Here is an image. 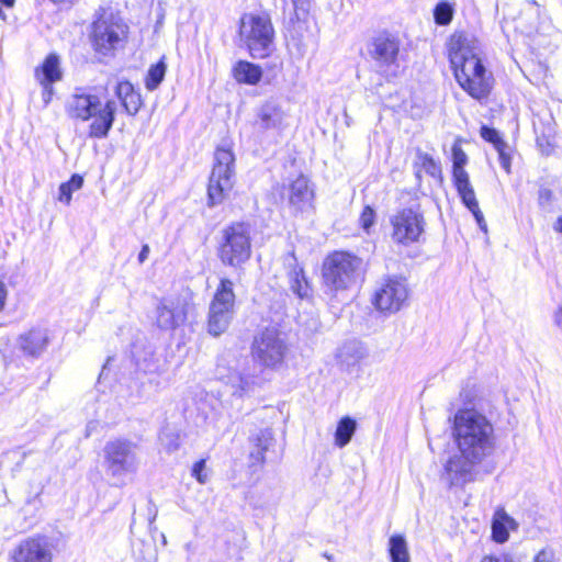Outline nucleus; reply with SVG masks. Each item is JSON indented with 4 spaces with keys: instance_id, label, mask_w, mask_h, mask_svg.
Listing matches in <instances>:
<instances>
[{
    "instance_id": "1",
    "label": "nucleus",
    "mask_w": 562,
    "mask_h": 562,
    "mask_svg": "<svg viewBox=\"0 0 562 562\" xmlns=\"http://www.w3.org/2000/svg\"><path fill=\"white\" fill-rule=\"evenodd\" d=\"M453 438L459 454L447 461L445 476L450 486H464L476 480L477 465L494 453V427L485 415L462 409L454 415Z\"/></svg>"
},
{
    "instance_id": "2",
    "label": "nucleus",
    "mask_w": 562,
    "mask_h": 562,
    "mask_svg": "<svg viewBox=\"0 0 562 562\" xmlns=\"http://www.w3.org/2000/svg\"><path fill=\"white\" fill-rule=\"evenodd\" d=\"M447 49L460 87L476 100L486 98L493 79L477 56L475 40L463 32H454L447 43Z\"/></svg>"
},
{
    "instance_id": "3",
    "label": "nucleus",
    "mask_w": 562,
    "mask_h": 562,
    "mask_svg": "<svg viewBox=\"0 0 562 562\" xmlns=\"http://www.w3.org/2000/svg\"><path fill=\"white\" fill-rule=\"evenodd\" d=\"M66 112L72 119L92 122L89 136L105 138L115 121L116 103L113 100L102 101L95 89L77 88L66 103Z\"/></svg>"
},
{
    "instance_id": "4",
    "label": "nucleus",
    "mask_w": 562,
    "mask_h": 562,
    "mask_svg": "<svg viewBox=\"0 0 562 562\" xmlns=\"http://www.w3.org/2000/svg\"><path fill=\"white\" fill-rule=\"evenodd\" d=\"M130 27L112 9L100 8L90 30V42L95 54L112 57L127 43Z\"/></svg>"
},
{
    "instance_id": "5",
    "label": "nucleus",
    "mask_w": 562,
    "mask_h": 562,
    "mask_svg": "<svg viewBox=\"0 0 562 562\" xmlns=\"http://www.w3.org/2000/svg\"><path fill=\"white\" fill-rule=\"evenodd\" d=\"M362 272V259L347 251H335L328 255L322 268L324 284L330 291L349 289Z\"/></svg>"
},
{
    "instance_id": "6",
    "label": "nucleus",
    "mask_w": 562,
    "mask_h": 562,
    "mask_svg": "<svg viewBox=\"0 0 562 562\" xmlns=\"http://www.w3.org/2000/svg\"><path fill=\"white\" fill-rule=\"evenodd\" d=\"M103 454L105 472L117 485H124L125 476L136 473L138 469L137 445L128 439L109 440Z\"/></svg>"
},
{
    "instance_id": "7",
    "label": "nucleus",
    "mask_w": 562,
    "mask_h": 562,
    "mask_svg": "<svg viewBox=\"0 0 562 562\" xmlns=\"http://www.w3.org/2000/svg\"><path fill=\"white\" fill-rule=\"evenodd\" d=\"M239 35L254 58H265L271 54L274 30L268 15L244 14Z\"/></svg>"
},
{
    "instance_id": "8",
    "label": "nucleus",
    "mask_w": 562,
    "mask_h": 562,
    "mask_svg": "<svg viewBox=\"0 0 562 562\" xmlns=\"http://www.w3.org/2000/svg\"><path fill=\"white\" fill-rule=\"evenodd\" d=\"M235 156L231 149L218 147L209 179L207 203L215 206L224 202L234 187Z\"/></svg>"
},
{
    "instance_id": "9",
    "label": "nucleus",
    "mask_w": 562,
    "mask_h": 562,
    "mask_svg": "<svg viewBox=\"0 0 562 562\" xmlns=\"http://www.w3.org/2000/svg\"><path fill=\"white\" fill-rule=\"evenodd\" d=\"M250 224L244 222L233 223L223 229L218 256L224 265L240 267L250 258Z\"/></svg>"
},
{
    "instance_id": "10",
    "label": "nucleus",
    "mask_w": 562,
    "mask_h": 562,
    "mask_svg": "<svg viewBox=\"0 0 562 562\" xmlns=\"http://www.w3.org/2000/svg\"><path fill=\"white\" fill-rule=\"evenodd\" d=\"M233 286L231 280H221L210 304L207 330L215 337L226 331L234 317L235 293Z\"/></svg>"
},
{
    "instance_id": "11",
    "label": "nucleus",
    "mask_w": 562,
    "mask_h": 562,
    "mask_svg": "<svg viewBox=\"0 0 562 562\" xmlns=\"http://www.w3.org/2000/svg\"><path fill=\"white\" fill-rule=\"evenodd\" d=\"M251 350L260 366L274 369L283 362L288 346L281 331L270 327L255 337Z\"/></svg>"
},
{
    "instance_id": "12",
    "label": "nucleus",
    "mask_w": 562,
    "mask_h": 562,
    "mask_svg": "<svg viewBox=\"0 0 562 562\" xmlns=\"http://www.w3.org/2000/svg\"><path fill=\"white\" fill-rule=\"evenodd\" d=\"M369 54L375 61L380 72L387 79L395 78L401 72L400 41L396 36L383 32L372 38Z\"/></svg>"
},
{
    "instance_id": "13",
    "label": "nucleus",
    "mask_w": 562,
    "mask_h": 562,
    "mask_svg": "<svg viewBox=\"0 0 562 562\" xmlns=\"http://www.w3.org/2000/svg\"><path fill=\"white\" fill-rule=\"evenodd\" d=\"M391 237L394 243L408 246L417 243L425 231V217L418 207H404L391 216Z\"/></svg>"
},
{
    "instance_id": "14",
    "label": "nucleus",
    "mask_w": 562,
    "mask_h": 562,
    "mask_svg": "<svg viewBox=\"0 0 562 562\" xmlns=\"http://www.w3.org/2000/svg\"><path fill=\"white\" fill-rule=\"evenodd\" d=\"M193 308L186 295L162 297L156 306V325L162 330H175L186 324Z\"/></svg>"
},
{
    "instance_id": "15",
    "label": "nucleus",
    "mask_w": 562,
    "mask_h": 562,
    "mask_svg": "<svg viewBox=\"0 0 562 562\" xmlns=\"http://www.w3.org/2000/svg\"><path fill=\"white\" fill-rule=\"evenodd\" d=\"M54 547L45 536H31L21 540L11 552L12 562H53Z\"/></svg>"
},
{
    "instance_id": "16",
    "label": "nucleus",
    "mask_w": 562,
    "mask_h": 562,
    "mask_svg": "<svg viewBox=\"0 0 562 562\" xmlns=\"http://www.w3.org/2000/svg\"><path fill=\"white\" fill-rule=\"evenodd\" d=\"M408 297L406 281L398 278L386 279L375 291L373 304L381 312H398Z\"/></svg>"
},
{
    "instance_id": "17",
    "label": "nucleus",
    "mask_w": 562,
    "mask_h": 562,
    "mask_svg": "<svg viewBox=\"0 0 562 562\" xmlns=\"http://www.w3.org/2000/svg\"><path fill=\"white\" fill-rule=\"evenodd\" d=\"M282 199L286 201L293 214L308 212L313 209L314 189L307 177L300 175L283 188Z\"/></svg>"
},
{
    "instance_id": "18",
    "label": "nucleus",
    "mask_w": 562,
    "mask_h": 562,
    "mask_svg": "<svg viewBox=\"0 0 562 562\" xmlns=\"http://www.w3.org/2000/svg\"><path fill=\"white\" fill-rule=\"evenodd\" d=\"M255 127L261 132L281 133L289 126V114L276 99H269L256 110Z\"/></svg>"
},
{
    "instance_id": "19",
    "label": "nucleus",
    "mask_w": 562,
    "mask_h": 562,
    "mask_svg": "<svg viewBox=\"0 0 562 562\" xmlns=\"http://www.w3.org/2000/svg\"><path fill=\"white\" fill-rule=\"evenodd\" d=\"M453 184L457 189L459 196L461 198L462 203L473 214L481 231L486 233L487 224L484 220L483 213L479 207V202L476 200L474 189L470 182V177L456 179L453 180Z\"/></svg>"
},
{
    "instance_id": "20",
    "label": "nucleus",
    "mask_w": 562,
    "mask_h": 562,
    "mask_svg": "<svg viewBox=\"0 0 562 562\" xmlns=\"http://www.w3.org/2000/svg\"><path fill=\"white\" fill-rule=\"evenodd\" d=\"M48 341L46 329L33 328L19 337V347L24 355L38 357L47 348Z\"/></svg>"
},
{
    "instance_id": "21",
    "label": "nucleus",
    "mask_w": 562,
    "mask_h": 562,
    "mask_svg": "<svg viewBox=\"0 0 562 562\" xmlns=\"http://www.w3.org/2000/svg\"><path fill=\"white\" fill-rule=\"evenodd\" d=\"M285 265L289 269L290 288L294 294L304 299L311 295V286L304 274L303 268L299 267L294 254H289L285 258Z\"/></svg>"
},
{
    "instance_id": "22",
    "label": "nucleus",
    "mask_w": 562,
    "mask_h": 562,
    "mask_svg": "<svg viewBox=\"0 0 562 562\" xmlns=\"http://www.w3.org/2000/svg\"><path fill=\"white\" fill-rule=\"evenodd\" d=\"M115 95L128 115H136L142 106L140 94L130 81H120L115 87Z\"/></svg>"
},
{
    "instance_id": "23",
    "label": "nucleus",
    "mask_w": 562,
    "mask_h": 562,
    "mask_svg": "<svg viewBox=\"0 0 562 562\" xmlns=\"http://www.w3.org/2000/svg\"><path fill=\"white\" fill-rule=\"evenodd\" d=\"M367 357L366 346L358 340L346 341L337 352L338 360L347 367L356 366Z\"/></svg>"
},
{
    "instance_id": "24",
    "label": "nucleus",
    "mask_w": 562,
    "mask_h": 562,
    "mask_svg": "<svg viewBox=\"0 0 562 562\" xmlns=\"http://www.w3.org/2000/svg\"><path fill=\"white\" fill-rule=\"evenodd\" d=\"M35 77L38 82H57L61 79L60 60L55 53L49 54L43 61L42 66L36 68Z\"/></svg>"
},
{
    "instance_id": "25",
    "label": "nucleus",
    "mask_w": 562,
    "mask_h": 562,
    "mask_svg": "<svg viewBox=\"0 0 562 562\" xmlns=\"http://www.w3.org/2000/svg\"><path fill=\"white\" fill-rule=\"evenodd\" d=\"M233 75L240 83L257 85L262 77V70L252 63L239 60L233 68Z\"/></svg>"
},
{
    "instance_id": "26",
    "label": "nucleus",
    "mask_w": 562,
    "mask_h": 562,
    "mask_svg": "<svg viewBox=\"0 0 562 562\" xmlns=\"http://www.w3.org/2000/svg\"><path fill=\"white\" fill-rule=\"evenodd\" d=\"M252 442L255 446V449L250 451L252 463H263L266 460L265 453L273 442L272 432L269 429H262L252 438Z\"/></svg>"
},
{
    "instance_id": "27",
    "label": "nucleus",
    "mask_w": 562,
    "mask_h": 562,
    "mask_svg": "<svg viewBox=\"0 0 562 562\" xmlns=\"http://www.w3.org/2000/svg\"><path fill=\"white\" fill-rule=\"evenodd\" d=\"M357 429V423L349 416L342 417L335 431V445L339 448L347 446Z\"/></svg>"
},
{
    "instance_id": "28",
    "label": "nucleus",
    "mask_w": 562,
    "mask_h": 562,
    "mask_svg": "<svg viewBox=\"0 0 562 562\" xmlns=\"http://www.w3.org/2000/svg\"><path fill=\"white\" fill-rule=\"evenodd\" d=\"M389 554L391 562H409L407 542L401 535H394L389 539Z\"/></svg>"
},
{
    "instance_id": "29",
    "label": "nucleus",
    "mask_w": 562,
    "mask_h": 562,
    "mask_svg": "<svg viewBox=\"0 0 562 562\" xmlns=\"http://www.w3.org/2000/svg\"><path fill=\"white\" fill-rule=\"evenodd\" d=\"M166 71L167 64L165 63V57H162L158 63L149 67L145 78L146 89L149 91L156 90L162 82L166 76Z\"/></svg>"
},
{
    "instance_id": "30",
    "label": "nucleus",
    "mask_w": 562,
    "mask_h": 562,
    "mask_svg": "<svg viewBox=\"0 0 562 562\" xmlns=\"http://www.w3.org/2000/svg\"><path fill=\"white\" fill-rule=\"evenodd\" d=\"M452 179L469 177L464 166L468 164V156L458 143L452 146Z\"/></svg>"
},
{
    "instance_id": "31",
    "label": "nucleus",
    "mask_w": 562,
    "mask_h": 562,
    "mask_svg": "<svg viewBox=\"0 0 562 562\" xmlns=\"http://www.w3.org/2000/svg\"><path fill=\"white\" fill-rule=\"evenodd\" d=\"M83 184V178L80 175H72L71 178L59 186V194L58 200L66 205H69L71 202L72 193L79 189H81Z\"/></svg>"
},
{
    "instance_id": "32",
    "label": "nucleus",
    "mask_w": 562,
    "mask_h": 562,
    "mask_svg": "<svg viewBox=\"0 0 562 562\" xmlns=\"http://www.w3.org/2000/svg\"><path fill=\"white\" fill-rule=\"evenodd\" d=\"M454 14V9L451 3L447 1L439 2L434 9V20L438 25H448L451 23Z\"/></svg>"
},
{
    "instance_id": "33",
    "label": "nucleus",
    "mask_w": 562,
    "mask_h": 562,
    "mask_svg": "<svg viewBox=\"0 0 562 562\" xmlns=\"http://www.w3.org/2000/svg\"><path fill=\"white\" fill-rule=\"evenodd\" d=\"M418 159L420 161V165L426 173L429 176L436 178L439 177L441 173L440 166L435 161V159L426 154V153H419Z\"/></svg>"
},
{
    "instance_id": "34",
    "label": "nucleus",
    "mask_w": 562,
    "mask_h": 562,
    "mask_svg": "<svg viewBox=\"0 0 562 562\" xmlns=\"http://www.w3.org/2000/svg\"><path fill=\"white\" fill-rule=\"evenodd\" d=\"M480 133L482 138L494 145L495 149H502V147H507V144L503 140L499 133L495 128L483 125L481 127Z\"/></svg>"
},
{
    "instance_id": "35",
    "label": "nucleus",
    "mask_w": 562,
    "mask_h": 562,
    "mask_svg": "<svg viewBox=\"0 0 562 562\" xmlns=\"http://www.w3.org/2000/svg\"><path fill=\"white\" fill-rule=\"evenodd\" d=\"M492 535L493 539L498 543H503L508 539V531L506 529V526L496 519L493 521L492 525Z\"/></svg>"
},
{
    "instance_id": "36",
    "label": "nucleus",
    "mask_w": 562,
    "mask_h": 562,
    "mask_svg": "<svg viewBox=\"0 0 562 562\" xmlns=\"http://www.w3.org/2000/svg\"><path fill=\"white\" fill-rule=\"evenodd\" d=\"M375 212L371 206H366L360 215V224L366 232L374 224Z\"/></svg>"
},
{
    "instance_id": "37",
    "label": "nucleus",
    "mask_w": 562,
    "mask_h": 562,
    "mask_svg": "<svg viewBox=\"0 0 562 562\" xmlns=\"http://www.w3.org/2000/svg\"><path fill=\"white\" fill-rule=\"evenodd\" d=\"M533 562H559V559L552 549L544 548L536 554Z\"/></svg>"
},
{
    "instance_id": "38",
    "label": "nucleus",
    "mask_w": 562,
    "mask_h": 562,
    "mask_svg": "<svg viewBox=\"0 0 562 562\" xmlns=\"http://www.w3.org/2000/svg\"><path fill=\"white\" fill-rule=\"evenodd\" d=\"M204 469H205L204 460H200V461L195 462L192 468V475L202 484L205 483L207 480L206 474L203 473Z\"/></svg>"
},
{
    "instance_id": "39",
    "label": "nucleus",
    "mask_w": 562,
    "mask_h": 562,
    "mask_svg": "<svg viewBox=\"0 0 562 562\" xmlns=\"http://www.w3.org/2000/svg\"><path fill=\"white\" fill-rule=\"evenodd\" d=\"M40 83L43 87L42 99H43L44 105L47 106L52 100L53 94H54L53 83L52 82H40Z\"/></svg>"
},
{
    "instance_id": "40",
    "label": "nucleus",
    "mask_w": 562,
    "mask_h": 562,
    "mask_svg": "<svg viewBox=\"0 0 562 562\" xmlns=\"http://www.w3.org/2000/svg\"><path fill=\"white\" fill-rule=\"evenodd\" d=\"M507 147H502V149H496L499 157L501 166L507 171H510V157L506 154Z\"/></svg>"
},
{
    "instance_id": "41",
    "label": "nucleus",
    "mask_w": 562,
    "mask_h": 562,
    "mask_svg": "<svg viewBox=\"0 0 562 562\" xmlns=\"http://www.w3.org/2000/svg\"><path fill=\"white\" fill-rule=\"evenodd\" d=\"M167 438H168V436H167V435H162V436L160 437V440H161V442H162L164 445H165V440H166ZM178 447H179V443H178V441H177V438H176V439H171V440H170V442L166 443V448H167L168 452H173V451H176V450L178 449Z\"/></svg>"
},
{
    "instance_id": "42",
    "label": "nucleus",
    "mask_w": 562,
    "mask_h": 562,
    "mask_svg": "<svg viewBox=\"0 0 562 562\" xmlns=\"http://www.w3.org/2000/svg\"><path fill=\"white\" fill-rule=\"evenodd\" d=\"M8 296V290L5 284L0 281V311L3 310Z\"/></svg>"
},
{
    "instance_id": "43",
    "label": "nucleus",
    "mask_w": 562,
    "mask_h": 562,
    "mask_svg": "<svg viewBox=\"0 0 562 562\" xmlns=\"http://www.w3.org/2000/svg\"><path fill=\"white\" fill-rule=\"evenodd\" d=\"M240 395L251 390L250 382L247 376H240Z\"/></svg>"
},
{
    "instance_id": "44",
    "label": "nucleus",
    "mask_w": 562,
    "mask_h": 562,
    "mask_svg": "<svg viewBox=\"0 0 562 562\" xmlns=\"http://www.w3.org/2000/svg\"><path fill=\"white\" fill-rule=\"evenodd\" d=\"M148 254H149V246L148 245H143L139 254H138V261L139 263H143L147 257H148Z\"/></svg>"
},
{
    "instance_id": "45",
    "label": "nucleus",
    "mask_w": 562,
    "mask_h": 562,
    "mask_svg": "<svg viewBox=\"0 0 562 562\" xmlns=\"http://www.w3.org/2000/svg\"><path fill=\"white\" fill-rule=\"evenodd\" d=\"M538 142V145L541 147V151L546 155H550L551 151H552V148H551V145L549 144V142H547V144H542V139L541 138H538L537 139Z\"/></svg>"
},
{
    "instance_id": "46",
    "label": "nucleus",
    "mask_w": 562,
    "mask_h": 562,
    "mask_svg": "<svg viewBox=\"0 0 562 562\" xmlns=\"http://www.w3.org/2000/svg\"><path fill=\"white\" fill-rule=\"evenodd\" d=\"M554 322L562 329V306L555 312Z\"/></svg>"
},
{
    "instance_id": "47",
    "label": "nucleus",
    "mask_w": 562,
    "mask_h": 562,
    "mask_svg": "<svg viewBox=\"0 0 562 562\" xmlns=\"http://www.w3.org/2000/svg\"><path fill=\"white\" fill-rule=\"evenodd\" d=\"M306 1L307 0H292L295 10H299V9L303 10Z\"/></svg>"
},
{
    "instance_id": "48",
    "label": "nucleus",
    "mask_w": 562,
    "mask_h": 562,
    "mask_svg": "<svg viewBox=\"0 0 562 562\" xmlns=\"http://www.w3.org/2000/svg\"><path fill=\"white\" fill-rule=\"evenodd\" d=\"M554 229L562 233V216L559 217L554 224Z\"/></svg>"
},
{
    "instance_id": "49",
    "label": "nucleus",
    "mask_w": 562,
    "mask_h": 562,
    "mask_svg": "<svg viewBox=\"0 0 562 562\" xmlns=\"http://www.w3.org/2000/svg\"><path fill=\"white\" fill-rule=\"evenodd\" d=\"M481 562H498V560L491 555H485Z\"/></svg>"
},
{
    "instance_id": "50",
    "label": "nucleus",
    "mask_w": 562,
    "mask_h": 562,
    "mask_svg": "<svg viewBox=\"0 0 562 562\" xmlns=\"http://www.w3.org/2000/svg\"><path fill=\"white\" fill-rule=\"evenodd\" d=\"M55 4L71 3L74 0H50Z\"/></svg>"
},
{
    "instance_id": "51",
    "label": "nucleus",
    "mask_w": 562,
    "mask_h": 562,
    "mask_svg": "<svg viewBox=\"0 0 562 562\" xmlns=\"http://www.w3.org/2000/svg\"><path fill=\"white\" fill-rule=\"evenodd\" d=\"M503 518H504V520H505L506 522H513V521H514V520H513L510 517H508L506 514H503Z\"/></svg>"
},
{
    "instance_id": "52",
    "label": "nucleus",
    "mask_w": 562,
    "mask_h": 562,
    "mask_svg": "<svg viewBox=\"0 0 562 562\" xmlns=\"http://www.w3.org/2000/svg\"><path fill=\"white\" fill-rule=\"evenodd\" d=\"M162 542H164V543H166V542H167V540H166V537H165V536H162Z\"/></svg>"
}]
</instances>
